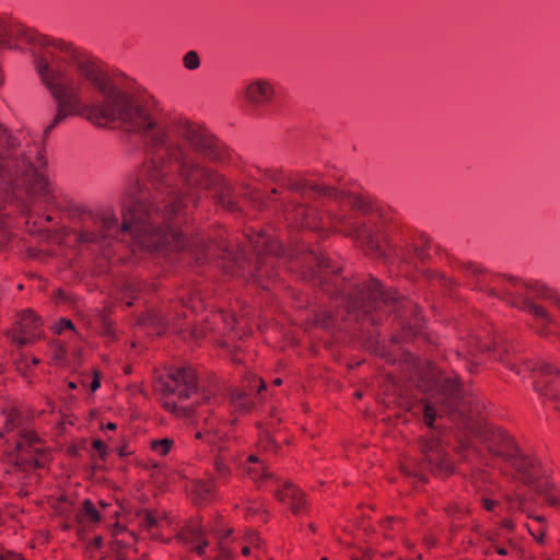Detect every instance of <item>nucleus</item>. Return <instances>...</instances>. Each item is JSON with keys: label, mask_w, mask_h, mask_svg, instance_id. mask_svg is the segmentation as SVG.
<instances>
[{"label": "nucleus", "mask_w": 560, "mask_h": 560, "mask_svg": "<svg viewBox=\"0 0 560 560\" xmlns=\"http://www.w3.org/2000/svg\"><path fill=\"white\" fill-rule=\"evenodd\" d=\"M19 38L32 46L36 72L56 106L45 136L68 117L80 116L97 127L118 126L138 136L147 155L145 176L153 194L135 183L127 191L122 223L109 213L90 214L94 228L85 222L81 241L119 237L138 248H192L177 221L197 206L202 191L211 192L221 205V174L207 164L221 163V142L187 117L168 114L155 101L119 89L85 49L0 16V47L15 48L13 42ZM14 183L32 195L48 194L45 175L0 125V186Z\"/></svg>", "instance_id": "nucleus-1"}, {"label": "nucleus", "mask_w": 560, "mask_h": 560, "mask_svg": "<svg viewBox=\"0 0 560 560\" xmlns=\"http://www.w3.org/2000/svg\"><path fill=\"white\" fill-rule=\"evenodd\" d=\"M275 182H281L292 194L289 205L285 206L287 220L293 221L301 226L317 229V215L314 208L307 201L317 197H327L339 201L342 206L351 209H362L363 200L353 194H346L332 187L317 185L305 178L282 177L278 174L270 175Z\"/></svg>", "instance_id": "nucleus-2"}, {"label": "nucleus", "mask_w": 560, "mask_h": 560, "mask_svg": "<svg viewBox=\"0 0 560 560\" xmlns=\"http://www.w3.org/2000/svg\"><path fill=\"white\" fill-rule=\"evenodd\" d=\"M479 434L494 456L515 469L523 483L544 495L550 505H558V499L550 491V485L542 480L545 472L541 471L538 463L522 453L509 434L489 425L482 428Z\"/></svg>", "instance_id": "nucleus-3"}, {"label": "nucleus", "mask_w": 560, "mask_h": 560, "mask_svg": "<svg viewBox=\"0 0 560 560\" xmlns=\"http://www.w3.org/2000/svg\"><path fill=\"white\" fill-rule=\"evenodd\" d=\"M320 285L329 292L331 298L340 300L347 313L354 320H370L376 324L378 318L374 313L378 312L382 306H389L397 302V296L389 291L383 289L376 279H371L360 285L351 289L336 288L330 290L326 276H319ZM337 287V284H334Z\"/></svg>", "instance_id": "nucleus-4"}, {"label": "nucleus", "mask_w": 560, "mask_h": 560, "mask_svg": "<svg viewBox=\"0 0 560 560\" xmlns=\"http://www.w3.org/2000/svg\"><path fill=\"white\" fill-rule=\"evenodd\" d=\"M497 280L511 284L513 292L510 304L522 307L530 313L537 322L539 331L547 332L550 325L553 324V319L545 308L535 304L532 300L533 298L550 300L560 308V296L536 282H524L514 278H498Z\"/></svg>", "instance_id": "nucleus-5"}, {"label": "nucleus", "mask_w": 560, "mask_h": 560, "mask_svg": "<svg viewBox=\"0 0 560 560\" xmlns=\"http://www.w3.org/2000/svg\"><path fill=\"white\" fill-rule=\"evenodd\" d=\"M431 387L435 390L432 400H420L412 407L413 415L421 416L429 428H434L436 405H440L445 412H464L460 410V405L466 404L464 389L456 380L439 378L433 381Z\"/></svg>", "instance_id": "nucleus-6"}, {"label": "nucleus", "mask_w": 560, "mask_h": 560, "mask_svg": "<svg viewBox=\"0 0 560 560\" xmlns=\"http://www.w3.org/2000/svg\"><path fill=\"white\" fill-rule=\"evenodd\" d=\"M328 220L340 232L361 241L366 245L370 252L380 256L383 254L374 233L365 224L355 222L354 219L348 214H328Z\"/></svg>", "instance_id": "nucleus-7"}, {"label": "nucleus", "mask_w": 560, "mask_h": 560, "mask_svg": "<svg viewBox=\"0 0 560 560\" xmlns=\"http://www.w3.org/2000/svg\"><path fill=\"white\" fill-rule=\"evenodd\" d=\"M196 439L203 440L208 443L213 452H218L214 459V468L219 480L225 481L230 476V468L226 466L228 457L223 454L225 446L223 436L215 430L212 422L205 420V427L197 430L195 433Z\"/></svg>", "instance_id": "nucleus-8"}, {"label": "nucleus", "mask_w": 560, "mask_h": 560, "mask_svg": "<svg viewBox=\"0 0 560 560\" xmlns=\"http://www.w3.org/2000/svg\"><path fill=\"white\" fill-rule=\"evenodd\" d=\"M170 378L172 383L165 382L161 387L166 396L177 393L179 399H186L197 390V376L190 366L175 369Z\"/></svg>", "instance_id": "nucleus-9"}, {"label": "nucleus", "mask_w": 560, "mask_h": 560, "mask_svg": "<svg viewBox=\"0 0 560 560\" xmlns=\"http://www.w3.org/2000/svg\"><path fill=\"white\" fill-rule=\"evenodd\" d=\"M21 458L35 468H42L48 460V455L40 447L39 438L31 431H23L16 443Z\"/></svg>", "instance_id": "nucleus-10"}, {"label": "nucleus", "mask_w": 560, "mask_h": 560, "mask_svg": "<svg viewBox=\"0 0 560 560\" xmlns=\"http://www.w3.org/2000/svg\"><path fill=\"white\" fill-rule=\"evenodd\" d=\"M275 95L273 82L264 78L249 81L244 89L245 101L256 109L271 104Z\"/></svg>", "instance_id": "nucleus-11"}, {"label": "nucleus", "mask_w": 560, "mask_h": 560, "mask_svg": "<svg viewBox=\"0 0 560 560\" xmlns=\"http://www.w3.org/2000/svg\"><path fill=\"white\" fill-rule=\"evenodd\" d=\"M467 270L478 278L480 283V290L488 292L492 296L500 298L510 303L513 288L511 284L499 282L498 278H504L503 276H490L485 273L478 266H468Z\"/></svg>", "instance_id": "nucleus-12"}, {"label": "nucleus", "mask_w": 560, "mask_h": 560, "mask_svg": "<svg viewBox=\"0 0 560 560\" xmlns=\"http://www.w3.org/2000/svg\"><path fill=\"white\" fill-rule=\"evenodd\" d=\"M40 325V319L32 311L23 312L19 322V331L13 334L12 341L18 347L33 343L40 337L38 332Z\"/></svg>", "instance_id": "nucleus-13"}, {"label": "nucleus", "mask_w": 560, "mask_h": 560, "mask_svg": "<svg viewBox=\"0 0 560 560\" xmlns=\"http://www.w3.org/2000/svg\"><path fill=\"white\" fill-rule=\"evenodd\" d=\"M275 489L276 498L283 504H287L294 514H299L304 508V493L292 482L276 479Z\"/></svg>", "instance_id": "nucleus-14"}, {"label": "nucleus", "mask_w": 560, "mask_h": 560, "mask_svg": "<svg viewBox=\"0 0 560 560\" xmlns=\"http://www.w3.org/2000/svg\"><path fill=\"white\" fill-rule=\"evenodd\" d=\"M248 388L244 390H235L231 395V402L234 408L241 411H248L252 409L254 402L250 398V393L256 388L257 393L265 389L266 385L261 378L252 376L248 381Z\"/></svg>", "instance_id": "nucleus-15"}, {"label": "nucleus", "mask_w": 560, "mask_h": 560, "mask_svg": "<svg viewBox=\"0 0 560 560\" xmlns=\"http://www.w3.org/2000/svg\"><path fill=\"white\" fill-rule=\"evenodd\" d=\"M246 474L253 479L255 482H276V477L272 472L269 471L268 467L259 460L256 455H250L247 459V465L245 467Z\"/></svg>", "instance_id": "nucleus-16"}, {"label": "nucleus", "mask_w": 560, "mask_h": 560, "mask_svg": "<svg viewBox=\"0 0 560 560\" xmlns=\"http://www.w3.org/2000/svg\"><path fill=\"white\" fill-rule=\"evenodd\" d=\"M250 245L258 255L262 254H277L278 246L273 243L271 237L265 232H259L249 238Z\"/></svg>", "instance_id": "nucleus-17"}, {"label": "nucleus", "mask_w": 560, "mask_h": 560, "mask_svg": "<svg viewBox=\"0 0 560 560\" xmlns=\"http://www.w3.org/2000/svg\"><path fill=\"white\" fill-rule=\"evenodd\" d=\"M538 373L539 377L536 381L535 389L540 395L548 396V390H545V387L549 386V380L547 377L553 373H559V370L550 363H541L538 369Z\"/></svg>", "instance_id": "nucleus-18"}, {"label": "nucleus", "mask_w": 560, "mask_h": 560, "mask_svg": "<svg viewBox=\"0 0 560 560\" xmlns=\"http://www.w3.org/2000/svg\"><path fill=\"white\" fill-rule=\"evenodd\" d=\"M422 452L424 454L425 460L429 464L435 466L443 464V454L436 441H424L422 444Z\"/></svg>", "instance_id": "nucleus-19"}, {"label": "nucleus", "mask_w": 560, "mask_h": 560, "mask_svg": "<svg viewBox=\"0 0 560 560\" xmlns=\"http://www.w3.org/2000/svg\"><path fill=\"white\" fill-rule=\"evenodd\" d=\"M226 256L230 259V266H224L229 272L245 276L246 258L243 253H234L232 250L226 252Z\"/></svg>", "instance_id": "nucleus-20"}, {"label": "nucleus", "mask_w": 560, "mask_h": 560, "mask_svg": "<svg viewBox=\"0 0 560 560\" xmlns=\"http://www.w3.org/2000/svg\"><path fill=\"white\" fill-rule=\"evenodd\" d=\"M77 517L81 523L86 524H96L101 521L100 513L90 500H85L83 502V506L79 511Z\"/></svg>", "instance_id": "nucleus-21"}, {"label": "nucleus", "mask_w": 560, "mask_h": 560, "mask_svg": "<svg viewBox=\"0 0 560 560\" xmlns=\"http://www.w3.org/2000/svg\"><path fill=\"white\" fill-rule=\"evenodd\" d=\"M427 257H428V254H427L425 249L423 248V245L417 244V245H413L412 248L408 249L407 253H404L401 258L407 264H412L413 259H416V258L423 261L427 259Z\"/></svg>", "instance_id": "nucleus-22"}, {"label": "nucleus", "mask_w": 560, "mask_h": 560, "mask_svg": "<svg viewBox=\"0 0 560 560\" xmlns=\"http://www.w3.org/2000/svg\"><path fill=\"white\" fill-rule=\"evenodd\" d=\"M190 536L192 538L191 545L198 555H203L206 547L208 546V541L203 539L202 533L196 528L190 532Z\"/></svg>", "instance_id": "nucleus-23"}, {"label": "nucleus", "mask_w": 560, "mask_h": 560, "mask_svg": "<svg viewBox=\"0 0 560 560\" xmlns=\"http://www.w3.org/2000/svg\"><path fill=\"white\" fill-rule=\"evenodd\" d=\"M174 444V441L168 438H164L162 440L153 441L152 442V450L158 453L161 456H165L171 451L172 446Z\"/></svg>", "instance_id": "nucleus-24"}, {"label": "nucleus", "mask_w": 560, "mask_h": 560, "mask_svg": "<svg viewBox=\"0 0 560 560\" xmlns=\"http://www.w3.org/2000/svg\"><path fill=\"white\" fill-rule=\"evenodd\" d=\"M164 406L166 409H168L170 411H172L178 416L191 418L194 415L192 408L178 407L174 400H171L168 398L165 399Z\"/></svg>", "instance_id": "nucleus-25"}, {"label": "nucleus", "mask_w": 560, "mask_h": 560, "mask_svg": "<svg viewBox=\"0 0 560 560\" xmlns=\"http://www.w3.org/2000/svg\"><path fill=\"white\" fill-rule=\"evenodd\" d=\"M184 67L187 70H196L200 67V58L197 51L189 50L183 57Z\"/></svg>", "instance_id": "nucleus-26"}, {"label": "nucleus", "mask_w": 560, "mask_h": 560, "mask_svg": "<svg viewBox=\"0 0 560 560\" xmlns=\"http://www.w3.org/2000/svg\"><path fill=\"white\" fill-rule=\"evenodd\" d=\"M142 287L140 283L128 282L125 284L124 299H137L141 293Z\"/></svg>", "instance_id": "nucleus-27"}, {"label": "nucleus", "mask_w": 560, "mask_h": 560, "mask_svg": "<svg viewBox=\"0 0 560 560\" xmlns=\"http://www.w3.org/2000/svg\"><path fill=\"white\" fill-rule=\"evenodd\" d=\"M150 324L156 326L158 332L162 334L168 326L170 319L160 315H153L150 318Z\"/></svg>", "instance_id": "nucleus-28"}, {"label": "nucleus", "mask_w": 560, "mask_h": 560, "mask_svg": "<svg viewBox=\"0 0 560 560\" xmlns=\"http://www.w3.org/2000/svg\"><path fill=\"white\" fill-rule=\"evenodd\" d=\"M214 486L212 482L202 481L196 486V491L203 498L207 499L212 494Z\"/></svg>", "instance_id": "nucleus-29"}, {"label": "nucleus", "mask_w": 560, "mask_h": 560, "mask_svg": "<svg viewBox=\"0 0 560 560\" xmlns=\"http://www.w3.org/2000/svg\"><path fill=\"white\" fill-rule=\"evenodd\" d=\"M142 525L148 529V530H153L154 528H156L159 526V518L150 513V512H147L143 517H142Z\"/></svg>", "instance_id": "nucleus-30"}, {"label": "nucleus", "mask_w": 560, "mask_h": 560, "mask_svg": "<svg viewBox=\"0 0 560 560\" xmlns=\"http://www.w3.org/2000/svg\"><path fill=\"white\" fill-rule=\"evenodd\" d=\"M93 448L102 458L106 455V445L102 441L95 440L93 442Z\"/></svg>", "instance_id": "nucleus-31"}, {"label": "nucleus", "mask_w": 560, "mask_h": 560, "mask_svg": "<svg viewBox=\"0 0 560 560\" xmlns=\"http://www.w3.org/2000/svg\"><path fill=\"white\" fill-rule=\"evenodd\" d=\"M492 540V547L494 548V550L497 551V553L501 555V556H506L509 555L510 552V546H502V545H499L497 544V541L491 538Z\"/></svg>", "instance_id": "nucleus-32"}, {"label": "nucleus", "mask_w": 560, "mask_h": 560, "mask_svg": "<svg viewBox=\"0 0 560 560\" xmlns=\"http://www.w3.org/2000/svg\"><path fill=\"white\" fill-rule=\"evenodd\" d=\"M468 266H475L474 264H466L463 266V269H464V272L465 275L470 278L474 282H470V285H475V288L479 289L480 290V283H478V278L477 276H474L471 275L468 270H467V267Z\"/></svg>", "instance_id": "nucleus-33"}, {"label": "nucleus", "mask_w": 560, "mask_h": 560, "mask_svg": "<svg viewBox=\"0 0 560 560\" xmlns=\"http://www.w3.org/2000/svg\"><path fill=\"white\" fill-rule=\"evenodd\" d=\"M0 560H23L18 553H7L5 556H0Z\"/></svg>", "instance_id": "nucleus-34"}, {"label": "nucleus", "mask_w": 560, "mask_h": 560, "mask_svg": "<svg viewBox=\"0 0 560 560\" xmlns=\"http://www.w3.org/2000/svg\"><path fill=\"white\" fill-rule=\"evenodd\" d=\"M319 267L324 270H329L330 271V265H329V261L325 258H322L319 260ZM331 272H335L334 269H331Z\"/></svg>", "instance_id": "nucleus-35"}, {"label": "nucleus", "mask_w": 560, "mask_h": 560, "mask_svg": "<svg viewBox=\"0 0 560 560\" xmlns=\"http://www.w3.org/2000/svg\"><path fill=\"white\" fill-rule=\"evenodd\" d=\"M100 386H101L100 378L97 376H95V378L92 381V383L90 385V389H91V392H95L100 388Z\"/></svg>", "instance_id": "nucleus-36"}, {"label": "nucleus", "mask_w": 560, "mask_h": 560, "mask_svg": "<svg viewBox=\"0 0 560 560\" xmlns=\"http://www.w3.org/2000/svg\"><path fill=\"white\" fill-rule=\"evenodd\" d=\"M61 328H67V329L73 330L74 326H73L71 320H69V319H61Z\"/></svg>", "instance_id": "nucleus-37"}, {"label": "nucleus", "mask_w": 560, "mask_h": 560, "mask_svg": "<svg viewBox=\"0 0 560 560\" xmlns=\"http://www.w3.org/2000/svg\"><path fill=\"white\" fill-rule=\"evenodd\" d=\"M224 322L226 323L228 326H230L231 328H233V325L236 323V319L234 317V315H228L225 318H224Z\"/></svg>", "instance_id": "nucleus-38"}, {"label": "nucleus", "mask_w": 560, "mask_h": 560, "mask_svg": "<svg viewBox=\"0 0 560 560\" xmlns=\"http://www.w3.org/2000/svg\"><path fill=\"white\" fill-rule=\"evenodd\" d=\"M497 502L492 500H485L483 505L488 511H492L495 506Z\"/></svg>", "instance_id": "nucleus-39"}, {"label": "nucleus", "mask_w": 560, "mask_h": 560, "mask_svg": "<svg viewBox=\"0 0 560 560\" xmlns=\"http://www.w3.org/2000/svg\"><path fill=\"white\" fill-rule=\"evenodd\" d=\"M478 347H479V350H480L481 352L490 351V349H491V348H490V346H489V345H487V343H480Z\"/></svg>", "instance_id": "nucleus-40"}, {"label": "nucleus", "mask_w": 560, "mask_h": 560, "mask_svg": "<svg viewBox=\"0 0 560 560\" xmlns=\"http://www.w3.org/2000/svg\"><path fill=\"white\" fill-rule=\"evenodd\" d=\"M242 553L244 556H248L250 553V547L249 546H244L243 549H242Z\"/></svg>", "instance_id": "nucleus-41"}, {"label": "nucleus", "mask_w": 560, "mask_h": 560, "mask_svg": "<svg viewBox=\"0 0 560 560\" xmlns=\"http://www.w3.org/2000/svg\"><path fill=\"white\" fill-rule=\"evenodd\" d=\"M503 526H504L505 528H508V529H511V528L513 527V524H512V522H511V521L505 520V521L503 522Z\"/></svg>", "instance_id": "nucleus-42"}, {"label": "nucleus", "mask_w": 560, "mask_h": 560, "mask_svg": "<svg viewBox=\"0 0 560 560\" xmlns=\"http://www.w3.org/2000/svg\"><path fill=\"white\" fill-rule=\"evenodd\" d=\"M106 428L109 429V430H115L116 429V424L113 423V422H109V423H107Z\"/></svg>", "instance_id": "nucleus-43"}, {"label": "nucleus", "mask_w": 560, "mask_h": 560, "mask_svg": "<svg viewBox=\"0 0 560 560\" xmlns=\"http://www.w3.org/2000/svg\"><path fill=\"white\" fill-rule=\"evenodd\" d=\"M281 383H282L281 378H276V380L273 381V384H275L276 386L280 385Z\"/></svg>", "instance_id": "nucleus-44"}, {"label": "nucleus", "mask_w": 560, "mask_h": 560, "mask_svg": "<svg viewBox=\"0 0 560 560\" xmlns=\"http://www.w3.org/2000/svg\"><path fill=\"white\" fill-rule=\"evenodd\" d=\"M33 365H37L39 363V360L37 358L32 359Z\"/></svg>", "instance_id": "nucleus-45"}, {"label": "nucleus", "mask_w": 560, "mask_h": 560, "mask_svg": "<svg viewBox=\"0 0 560 560\" xmlns=\"http://www.w3.org/2000/svg\"><path fill=\"white\" fill-rule=\"evenodd\" d=\"M261 443L269 444V443H271V441L269 440V438H268V436H266V440H265V441H261ZM265 446L267 447V445H265Z\"/></svg>", "instance_id": "nucleus-46"}, {"label": "nucleus", "mask_w": 560, "mask_h": 560, "mask_svg": "<svg viewBox=\"0 0 560 560\" xmlns=\"http://www.w3.org/2000/svg\"><path fill=\"white\" fill-rule=\"evenodd\" d=\"M126 304H127V306H131L133 304V302L131 300H127Z\"/></svg>", "instance_id": "nucleus-47"}, {"label": "nucleus", "mask_w": 560, "mask_h": 560, "mask_svg": "<svg viewBox=\"0 0 560 560\" xmlns=\"http://www.w3.org/2000/svg\"><path fill=\"white\" fill-rule=\"evenodd\" d=\"M69 387L73 389V388H75V387H77V385H75L74 383H72V382H71V383H69Z\"/></svg>", "instance_id": "nucleus-48"}, {"label": "nucleus", "mask_w": 560, "mask_h": 560, "mask_svg": "<svg viewBox=\"0 0 560 560\" xmlns=\"http://www.w3.org/2000/svg\"><path fill=\"white\" fill-rule=\"evenodd\" d=\"M495 358H497L498 360H503V359H502V357H501L500 354H497V355H495Z\"/></svg>", "instance_id": "nucleus-49"}, {"label": "nucleus", "mask_w": 560, "mask_h": 560, "mask_svg": "<svg viewBox=\"0 0 560 560\" xmlns=\"http://www.w3.org/2000/svg\"><path fill=\"white\" fill-rule=\"evenodd\" d=\"M320 560H328L327 558H322Z\"/></svg>", "instance_id": "nucleus-50"}]
</instances>
